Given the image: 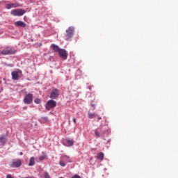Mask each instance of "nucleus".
<instances>
[{"label": "nucleus", "mask_w": 178, "mask_h": 178, "mask_svg": "<svg viewBox=\"0 0 178 178\" xmlns=\"http://www.w3.org/2000/svg\"><path fill=\"white\" fill-rule=\"evenodd\" d=\"M74 35V28L73 26H70L67 30H66V35H65V40L66 41H69L72 37Z\"/></svg>", "instance_id": "1"}, {"label": "nucleus", "mask_w": 178, "mask_h": 178, "mask_svg": "<svg viewBox=\"0 0 178 178\" xmlns=\"http://www.w3.org/2000/svg\"><path fill=\"white\" fill-rule=\"evenodd\" d=\"M1 55H13V54H16V50L12 47H6L1 50Z\"/></svg>", "instance_id": "2"}, {"label": "nucleus", "mask_w": 178, "mask_h": 178, "mask_svg": "<svg viewBox=\"0 0 178 178\" xmlns=\"http://www.w3.org/2000/svg\"><path fill=\"white\" fill-rule=\"evenodd\" d=\"M26 13V10L24 9H15L12 10L10 12V15L13 16H23Z\"/></svg>", "instance_id": "3"}, {"label": "nucleus", "mask_w": 178, "mask_h": 178, "mask_svg": "<svg viewBox=\"0 0 178 178\" xmlns=\"http://www.w3.org/2000/svg\"><path fill=\"white\" fill-rule=\"evenodd\" d=\"M56 106V102L55 100L50 99L45 104V108L47 111H51V109Z\"/></svg>", "instance_id": "4"}, {"label": "nucleus", "mask_w": 178, "mask_h": 178, "mask_svg": "<svg viewBox=\"0 0 178 178\" xmlns=\"http://www.w3.org/2000/svg\"><path fill=\"white\" fill-rule=\"evenodd\" d=\"M33 94L29 93L25 96L24 98V103L26 104V105H30L31 102H33Z\"/></svg>", "instance_id": "5"}, {"label": "nucleus", "mask_w": 178, "mask_h": 178, "mask_svg": "<svg viewBox=\"0 0 178 178\" xmlns=\"http://www.w3.org/2000/svg\"><path fill=\"white\" fill-rule=\"evenodd\" d=\"M58 55L60 58H62V59H64V60H66V59H67V52L65 49H60L58 51Z\"/></svg>", "instance_id": "6"}, {"label": "nucleus", "mask_w": 178, "mask_h": 178, "mask_svg": "<svg viewBox=\"0 0 178 178\" xmlns=\"http://www.w3.org/2000/svg\"><path fill=\"white\" fill-rule=\"evenodd\" d=\"M11 168H20L22 166V160L17 159L13 160V163L10 164Z\"/></svg>", "instance_id": "7"}, {"label": "nucleus", "mask_w": 178, "mask_h": 178, "mask_svg": "<svg viewBox=\"0 0 178 178\" xmlns=\"http://www.w3.org/2000/svg\"><path fill=\"white\" fill-rule=\"evenodd\" d=\"M19 74H22V70H17L11 73L12 79L13 80H19Z\"/></svg>", "instance_id": "8"}, {"label": "nucleus", "mask_w": 178, "mask_h": 178, "mask_svg": "<svg viewBox=\"0 0 178 178\" xmlns=\"http://www.w3.org/2000/svg\"><path fill=\"white\" fill-rule=\"evenodd\" d=\"M58 97H59V90L58 89H54L50 94V98L51 99H56Z\"/></svg>", "instance_id": "9"}, {"label": "nucleus", "mask_w": 178, "mask_h": 178, "mask_svg": "<svg viewBox=\"0 0 178 178\" xmlns=\"http://www.w3.org/2000/svg\"><path fill=\"white\" fill-rule=\"evenodd\" d=\"M22 6V4L15 2V3H10L8 4H6V9H12V8H19Z\"/></svg>", "instance_id": "10"}, {"label": "nucleus", "mask_w": 178, "mask_h": 178, "mask_svg": "<svg viewBox=\"0 0 178 178\" xmlns=\"http://www.w3.org/2000/svg\"><path fill=\"white\" fill-rule=\"evenodd\" d=\"M15 24L17 26V27H26V23L22 21H17L15 22Z\"/></svg>", "instance_id": "11"}, {"label": "nucleus", "mask_w": 178, "mask_h": 178, "mask_svg": "<svg viewBox=\"0 0 178 178\" xmlns=\"http://www.w3.org/2000/svg\"><path fill=\"white\" fill-rule=\"evenodd\" d=\"M51 48L53 49L54 52H59V51L60 50V48H59V46L55 44H52L51 45Z\"/></svg>", "instance_id": "12"}, {"label": "nucleus", "mask_w": 178, "mask_h": 178, "mask_svg": "<svg viewBox=\"0 0 178 178\" xmlns=\"http://www.w3.org/2000/svg\"><path fill=\"white\" fill-rule=\"evenodd\" d=\"M61 159H63V161L66 162H72V159L69 156H62Z\"/></svg>", "instance_id": "13"}, {"label": "nucleus", "mask_w": 178, "mask_h": 178, "mask_svg": "<svg viewBox=\"0 0 178 178\" xmlns=\"http://www.w3.org/2000/svg\"><path fill=\"white\" fill-rule=\"evenodd\" d=\"M35 165V159L34 157H31L29 160V166H34Z\"/></svg>", "instance_id": "14"}, {"label": "nucleus", "mask_w": 178, "mask_h": 178, "mask_svg": "<svg viewBox=\"0 0 178 178\" xmlns=\"http://www.w3.org/2000/svg\"><path fill=\"white\" fill-rule=\"evenodd\" d=\"M6 141H8V140H6V137L5 136L0 137V143L3 144V145H5V143H6Z\"/></svg>", "instance_id": "15"}, {"label": "nucleus", "mask_w": 178, "mask_h": 178, "mask_svg": "<svg viewBox=\"0 0 178 178\" xmlns=\"http://www.w3.org/2000/svg\"><path fill=\"white\" fill-rule=\"evenodd\" d=\"M59 165L62 166L63 168H65L66 166V161H64L63 159L60 157Z\"/></svg>", "instance_id": "16"}, {"label": "nucleus", "mask_w": 178, "mask_h": 178, "mask_svg": "<svg viewBox=\"0 0 178 178\" xmlns=\"http://www.w3.org/2000/svg\"><path fill=\"white\" fill-rule=\"evenodd\" d=\"M104 154L102 152L99 153L97 154V159H99V161H104Z\"/></svg>", "instance_id": "17"}, {"label": "nucleus", "mask_w": 178, "mask_h": 178, "mask_svg": "<svg viewBox=\"0 0 178 178\" xmlns=\"http://www.w3.org/2000/svg\"><path fill=\"white\" fill-rule=\"evenodd\" d=\"M89 119H94L95 118V113L88 112V113Z\"/></svg>", "instance_id": "18"}, {"label": "nucleus", "mask_w": 178, "mask_h": 178, "mask_svg": "<svg viewBox=\"0 0 178 178\" xmlns=\"http://www.w3.org/2000/svg\"><path fill=\"white\" fill-rule=\"evenodd\" d=\"M67 144L70 146L72 147L73 145V140H67Z\"/></svg>", "instance_id": "19"}, {"label": "nucleus", "mask_w": 178, "mask_h": 178, "mask_svg": "<svg viewBox=\"0 0 178 178\" xmlns=\"http://www.w3.org/2000/svg\"><path fill=\"white\" fill-rule=\"evenodd\" d=\"M95 135L96 137L99 138L101 137V135L99 134V132H98L97 130H95Z\"/></svg>", "instance_id": "20"}, {"label": "nucleus", "mask_w": 178, "mask_h": 178, "mask_svg": "<svg viewBox=\"0 0 178 178\" xmlns=\"http://www.w3.org/2000/svg\"><path fill=\"white\" fill-rule=\"evenodd\" d=\"M45 158H47V155L44 154V155L39 156V160L44 161V159H45Z\"/></svg>", "instance_id": "21"}, {"label": "nucleus", "mask_w": 178, "mask_h": 178, "mask_svg": "<svg viewBox=\"0 0 178 178\" xmlns=\"http://www.w3.org/2000/svg\"><path fill=\"white\" fill-rule=\"evenodd\" d=\"M35 104H41V100L38 98L34 100Z\"/></svg>", "instance_id": "22"}, {"label": "nucleus", "mask_w": 178, "mask_h": 178, "mask_svg": "<svg viewBox=\"0 0 178 178\" xmlns=\"http://www.w3.org/2000/svg\"><path fill=\"white\" fill-rule=\"evenodd\" d=\"M44 178H51L49 173H48L47 172H44Z\"/></svg>", "instance_id": "23"}, {"label": "nucleus", "mask_w": 178, "mask_h": 178, "mask_svg": "<svg viewBox=\"0 0 178 178\" xmlns=\"http://www.w3.org/2000/svg\"><path fill=\"white\" fill-rule=\"evenodd\" d=\"M71 178H81V177H80L79 175H74Z\"/></svg>", "instance_id": "24"}, {"label": "nucleus", "mask_w": 178, "mask_h": 178, "mask_svg": "<svg viewBox=\"0 0 178 178\" xmlns=\"http://www.w3.org/2000/svg\"><path fill=\"white\" fill-rule=\"evenodd\" d=\"M43 120H48V118L44 117V118H43Z\"/></svg>", "instance_id": "25"}, {"label": "nucleus", "mask_w": 178, "mask_h": 178, "mask_svg": "<svg viewBox=\"0 0 178 178\" xmlns=\"http://www.w3.org/2000/svg\"><path fill=\"white\" fill-rule=\"evenodd\" d=\"M98 120H101L102 118L101 117L97 118Z\"/></svg>", "instance_id": "26"}, {"label": "nucleus", "mask_w": 178, "mask_h": 178, "mask_svg": "<svg viewBox=\"0 0 178 178\" xmlns=\"http://www.w3.org/2000/svg\"><path fill=\"white\" fill-rule=\"evenodd\" d=\"M74 123H76V118H73Z\"/></svg>", "instance_id": "27"}, {"label": "nucleus", "mask_w": 178, "mask_h": 178, "mask_svg": "<svg viewBox=\"0 0 178 178\" xmlns=\"http://www.w3.org/2000/svg\"><path fill=\"white\" fill-rule=\"evenodd\" d=\"M19 155H23V152H21L19 153Z\"/></svg>", "instance_id": "28"}, {"label": "nucleus", "mask_w": 178, "mask_h": 178, "mask_svg": "<svg viewBox=\"0 0 178 178\" xmlns=\"http://www.w3.org/2000/svg\"><path fill=\"white\" fill-rule=\"evenodd\" d=\"M89 90H91V86H88Z\"/></svg>", "instance_id": "29"}, {"label": "nucleus", "mask_w": 178, "mask_h": 178, "mask_svg": "<svg viewBox=\"0 0 178 178\" xmlns=\"http://www.w3.org/2000/svg\"><path fill=\"white\" fill-rule=\"evenodd\" d=\"M1 83H2V81L0 80V84H1Z\"/></svg>", "instance_id": "30"}, {"label": "nucleus", "mask_w": 178, "mask_h": 178, "mask_svg": "<svg viewBox=\"0 0 178 178\" xmlns=\"http://www.w3.org/2000/svg\"><path fill=\"white\" fill-rule=\"evenodd\" d=\"M92 106H94V104H92Z\"/></svg>", "instance_id": "31"}]
</instances>
